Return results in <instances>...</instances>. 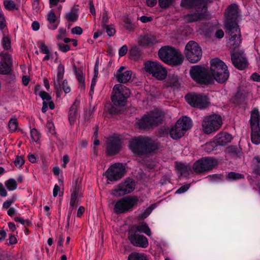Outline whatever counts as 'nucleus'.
<instances>
[{
  "label": "nucleus",
  "mask_w": 260,
  "mask_h": 260,
  "mask_svg": "<svg viewBox=\"0 0 260 260\" xmlns=\"http://www.w3.org/2000/svg\"><path fill=\"white\" fill-rule=\"evenodd\" d=\"M129 54L131 59L133 60H138L141 56L140 52L136 46L132 47L129 51Z\"/></svg>",
  "instance_id": "nucleus-39"
},
{
  "label": "nucleus",
  "mask_w": 260,
  "mask_h": 260,
  "mask_svg": "<svg viewBox=\"0 0 260 260\" xmlns=\"http://www.w3.org/2000/svg\"><path fill=\"white\" fill-rule=\"evenodd\" d=\"M124 27L127 30L129 31H133L135 29V26L134 24L132 23V21L129 18L126 17L125 18L124 20Z\"/></svg>",
  "instance_id": "nucleus-46"
},
{
  "label": "nucleus",
  "mask_w": 260,
  "mask_h": 260,
  "mask_svg": "<svg viewBox=\"0 0 260 260\" xmlns=\"http://www.w3.org/2000/svg\"><path fill=\"white\" fill-rule=\"evenodd\" d=\"M80 106V102L76 100L69 109L68 118L71 124H73L78 115V109Z\"/></svg>",
  "instance_id": "nucleus-24"
},
{
  "label": "nucleus",
  "mask_w": 260,
  "mask_h": 260,
  "mask_svg": "<svg viewBox=\"0 0 260 260\" xmlns=\"http://www.w3.org/2000/svg\"><path fill=\"white\" fill-rule=\"evenodd\" d=\"M4 5L5 8L9 10H13L16 9L15 3L11 0L5 1Z\"/></svg>",
  "instance_id": "nucleus-48"
},
{
  "label": "nucleus",
  "mask_w": 260,
  "mask_h": 260,
  "mask_svg": "<svg viewBox=\"0 0 260 260\" xmlns=\"http://www.w3.org/2000/svg\"><path fill=\"white\" fill-rule=\"evenodd\" d=\"M250 126H259L260 115L257 109H254L251 112Z\"/></svg>",
  "instance_id": "nucleus-34"
},
{
  "label": "nucleus",
  "mask_w": 260,
  "mask_h": 260,
  "mask_svg": "<svg viewBox=\"0 0 260 260\" xmlns=\"http://www.w3.org/2000/svg\"><path fill=\"white\" fill-rule=\"evenodd\" d=\"M239 16L238 6L235 4H231L226 10L225 21H237Z\"/></svg>",
  "instance_id": "nucleus-22"
},
{
  "label": "nucleus",
  "mask_w": 260,
  "mask_h": 260,
  "mask_svg": "<svg viewBox=\"0 0 260 260\" xmlns=\"http://www.w3.org/2000/svg\"><path fill=\"white\" fill-rule=\"evenodd\" d=\"M185 98L186 102L193 107L204 109L209 105L208 97L205 94L192 93L186 94Z\"/></svg>",
  "instance_id": "nucleus-13"
},
{
  "label": "nucleus",
  "mask_w": 260,
  "mask_h": 260,
  "mask_svg": "<svg viewBox=\"0 0 260 260\" xmlns=\"http://www.w3.org/2000/svg\"><path fill=\"white\" fill-rule=\"evenodd\" d=\"M39 95L43 100H46L47 101H49L51 99L50 95L44 91H40Z\"/></svg>",
  "instance_id": "nucleus-53"
},
{
  "label": "nucleus",
  "mask_w": 260,
  "mask_h": 260,
  "mask_svg": "<svg viewBox=\"0 0 260 260\" xmlns=\"http://www.w3.org/2000/svg\"><path fill=\"white\" fill-rule=\"evenodd\" d=\"M177 122H179L180 127L185 132L191 127V120L190 118L187 116L180 118Z\"/></svg>",
  "instance_id": "nucleus-32"
},
{
  "label": "nucleus",
  "mask_w": 260,
  "mask_h": 260,
  "mask_svg": "<svg viewBox=\"0 0 260 260\" xmlns=\"http://www.w3.org/2000/svg\"><path fill=\"white\" fill-rule=\"evenodd\" d=\"M224 35V32L221 29H216L215 31V36L217 39L222 38Z\"/></svg>",
  "instance_id": "nucleus-62"
},
{
  "label": "nucleus",
  "mask_w": 260,
  "mask_h": 260,
  "mask_svg": "<svg viewBox=\"0 0 260 260\" xmlns=\"http://www.w3.org/2000/svg\"><path fill=\"white\" fill-rule=\"evenodd\" d=\"M190 184H186L179 188L175 192V193L181 194L186 192L190 187Z\"/></svg>",
  "instance_id": "nucleus-51"
},
{
  "label": "nucleus",
  "mask_w": 260,
  "mask_h": 260,
  "mask_svg": "<svg viewBox=\"0 0 260 260\" xmlns=\"http://www.w3.org/2000/svg\"><path fill=\"white\" fill-rule=\"evenodd\" d=\"M122 147V141L118 137H110L106 141V152L109 155L119 153Z\"/></svg>",
  "instance_id": "nucleus-15"
},
{
  "label": "nucleus",
  "mask_w": 260,
  "mask_h": 260,
  "mask_svg": "<svg viewBox=\"0 0 260 260\" xmlns=\"http://www.w3.org/2000/svg\"><path fill=\"white\" fill-rule=\"evenodd\" d=\"M8 127L11 132H15L18 127V122L15 118H12L9 121Z\"/></svg>",
  "instance_id": "nucleus-42"
},
{
  "label": "nucleus",
  "mask_w": 260,
  "mask_h": 260,
  "mask_svg": "<svg viewBox=\"0 0 260 260\" xmlns=\"http://www.w3.org/2000/svg\"><path fill=\"white\" fill-rule=\"evenodd\" d=\"M251 169L252 172L260 176V156H254L251 161Z\"/></svg>",
  "instance_id": "nucleus-35"
},
{
  "label": "nucleus",
  "mask_w": 260,
  "mask_h": 260,
  "mask_svg": "<svg viewBox=\"0 0 260 260\" xmlns=\"http://www.w3.org/2000/svg\"><path fill=\"white\" fill-rule=\"evenodd\" d=\"M2 45L4 50H8L11 49L10 39L8 37H4L2 41Z\"/></svg>",
  "instance_id": "nucleus-47"
},
{
  "label": "nucleus",
  "mask_w": 260,
  "mask_h": 260,
  "mask_svg": "<svg viewBox=\"0 0 260 260\" xmlns=\"http://www.w3.org/2000/svg\"><path fill=\"white\" fill-rule=\"evenodd\" d=\"M128 237L131 243L135 246L146 248L148 245L147 238L141 234L128 231Z\"/></svg>",
  "instance_id": "nucleus-17"
},
{
  "label": "nucleus",
  "mask_w": 260,
  "mask_h": 260,
  "mask_svg": "<svg viewBox=\"0 0 260 260\" xmlns=\"http://www.w3.org/2000/svg\"><path fill=\"white\" fill-rule=\"evenodd\" d=\"M163 117V112L160 110H156L143 116L141 119L136 122V124L140 129H148L160 123L162 121Z\"/></svg>",
  "instance_id": "nucleus-6"
},
{
  "label": "nucleus",
  "mask_w": 260,
  "mask_h": 260,
  "mask_svg": "<svg viewBox=\"0 0 260 260\" xmlns=\"http://www.w3.org/2000/svg\"><path fill=\"white\" fill-rule=\"evenodd\" d=\"M158 42L155 36L151 34L141 36L139 39V43L143 46L150 47Z\"/></svg>",
  "instance_id": "nucleus-25"
},
{
  "label": "nucleus",
  "mask_w": 260,
  "mask_h": 260,
  "mask_svg": "<svg viewBox=\"0 0 260 260\" xmlns=\"http://www.w3.org/2000/svg\"><path fill=\"white\" fill-rule=\"evenodd\" d=\"M251 140L252 142L256 145L260 143V127H251Z\"/></svg>",
  "instance_id": "nucleus-31"
},
{
  "label": "nucleus",
  "mask_w": 260,
  "mask_h": 260,
  "mask_svg": "<svg viewBox=\"0 0 260 260\" xmlns=\"http://www.w3.org/2000/svg\"><path fill=\"white\" fill-rule=\"evenodd\" d=\"M62 87H61V88H62L63 91L66 93H68L70 92L71 89L68 84V82L67 80H64L62 81Z\"/></svg>",
  "instance_id": "nucleus-56"
},
{
  "label": "nucleus",
  "mask_w": 260,
  "mask_h": 260,
  "mask_svg": "<svg viewBox=\"0 0 260 260\" xmlns=\"http://www.w3.org/2000/svg\"><path fill=\"white\" fill-rule=\"evenodd\" d=\"M109 17L107 14V12L105 11L103 14L102 16V27H105L107 25V23L108 22Z\"/></svg>",
  "instance_id": "nucleus-57"
},
{
  "label": "nucleus",
  "mask_w": 260,
  "mask_h": 260,
  "mask_svg": "<svg viewBox=\"0 0 260 260\" xmlns=\"http://www.w3.org/2000/svg\"><path fill=\"white\" fill-rule=\"evenodd\" d=\"M145 71L158 80H163L167 76V71L157 61H148L145 63Z\"/></svg>",
  "instance_id": "nucleus-12"
},
{
  "label": "nucleus",
  "mask_w": 260,
  "mask_h": 260,
  "mask_svg": "<svg viewBox=\"0 0 260 260\" xmlns=\"http://www.w3.org/2000/svg\"><path fill=\"white\" fill-rule=\"evenodd\" d=\"M64 72V68L62 64H59L57 67L56 79H54L53 85L56 90L57 96H59L62 92L61 82L63 79Z\"/></svg>",
  "instance_id": "nucleus-20"
},
{
  "label": "nucleus",
  "mask_w": 260,
  "mask_h": 260,
  "mask_svg": "<svg viewBox=\"0 0 260 260\" xmlns=\"http://www.w3.org/2000/svg\"><path fill=\"white\" fill-rule=\"evenodd\" d=\"M71 32L73 34L80 35L83 32V29L80 26H76L72 29Z\"/></svg>",
  "instance_id": "nucleus-59"
},
{
  "label": "nucleus",
  "mask_w": 260,
  "mask_h": 260,
  "mask_svg": "<svg viewBox=\"0 0 260 260\" xmlns=\"http://www.w3.org/2000/svg\"><path fill=\"white\" fill-rule=\"evenodd\" d=\"M232 136L226 133H222L217 134L216 136L217 143L220 146H225L231 142Z\"/></svg>",
  "instance_id": "nucleus-26"
},
{
  "label": "nucleus",
  "mask_w": 260,
  "mask_h": 260,
  "mask_svg": "<svg viewBox=\"0 0 260 260\" xmlns=\"http://www.w3.org/2000/svg\"><path fill=\"white\" fill-rule=\"evenodd\" d=\"M127 47L126 45L122 46L119 50V55L123 56L125 55L127 52Z\"/></svg>",
  "instance_id": "nucleus-61"
},
{
  "label": "nucleus",
  "mask_w": 260,
  "mask_h": 260,
  "mask_svg": "<svg viewBox=\"0 0 260 260\" xmlns=\"http://www.w3.org/2000/svg\"><path fill=\"white\" fill-rule=\"evenodd\" d=\"M132 73V71L128 70L121 73H116L115 76L118 82L125 83L131 79Z\"/></svg>",
  "instance_id": "nucleus-29"
},
{
  "label": "nucleus",
  "mask_w": 260,
  "mask_h": 260,
  "mask_svg": "<svg viewBox=\"0 0 260 260\" xmlns=\"http://www.w3.org/2000/svg\"><path fill=\"white\" fill-rule=\"evenodd\" d=\"M167 84L168 86L179 88L180 83L178 76L175 74H169L167 80Z\"/></svg>",
  "instance_id": "nucleus-33"
},
{
  "label": "nucleus",
  "mask_w": 260,
  "mask_h": 260,
  "mask_svg": "<svg viewBox=\"0 0 260 260\" xmlns=\"http://www.w3.org/2000/svg\"><path fill=\"white\" fill-rule=\"evenodd\" d=\"M47 19L50 23L52 24V25L49 27L50 28L55 29L57 27L58 25L54 24L56 21V17L52 11H50L48 13Z\"/></svg>",
  "instance_id": "nucleus-40"
},
{
  "label": "nucleus",
  "mask_w": 260,
  "mask_h": 260,
  "mask_svg": "<svg viewBox=\"0 0 260 260\" xmlns=\"http://www.w3.org/2000/svg\"><path fill=\"white\" fill-rule=\"evenodd\" d=\"M210 74L219 83L225 82L229 77V72L228 67L225 63L219 59L215 58L210 60Z\"/></svg>",
  "instance_id": "nucleus-5"
},
{
  "label": "nucleus",
  "mask_w": 260,
  "mask_h": 260,
  "mask_svg": "<svg viewBox=\"0 0 260 260\" xmlns=\"http://www.w3.org/2000/svg\"><path fill=\"white\" fill-rule=\"evenodd\" d=\"M2 61L0 62V74L7 75L10 73L12 66L11 56L6 53L2 52L0 53Z\"/></svg>",
  "instance_id": "nucleus-19"
},
{
  "label": "nucleus",
  "mask_w": 260,
  "mask_h": 260,
  "mask_svg": "<svg viewBox=\"0 0 260 260\" xmlns=\"http://www.w3.org/2000/svg\"><path fill=\"white\" fill-rule=\"evenodd\" d=\"M113 94L111 96L113 105L109 109V112L112 114H118L121 112L122 107L124 106L126 99L130 96L129 89L122 84H116L113 88Z\"/></svg>",
  "instance_id": "nucleus-3"
},
{
  "label": "nucleus",
  "mask_w": 260,
  "mask_h": 260,
  "mask_svg": "<svg viewBox=\"0 0 260 260\" xmlns=\"http://www.w3.org/2000/svg\"><path fill=\"white\" fill-rule=\"evenodd\" d=\"M5 185L9 190H13L17 187L16 182L13 179H10L7 181Z\"/></svg>",
  "instance_id": "nucleus-45"
},
{
  "label": "nucleus",
  "mask_w": 260,
  "mask_h": 260,
  "mask_svg": "<svg viewBox=\"0 0 260 260\" xmlns=\"http://www.w3.org/2000/svg\"><path fill=\"white\" fill-rule=\"evenodd\" d=\"M231 59L234 66L239 70H242L248 67L247 58L243 52H235L232 53Z\"/></svg>",
  "instance_id": "nucleus-18"
},
{
  "label": "nucleus",
  "mask_w": 260,
  "mask_h": 260,
  "mask_svg": "<svg viewBox=\"0 0 260 260\" xmlns=\"http://www.w3.org/2000/svg\"><path fill=\"white\" fill-rule=\"evenodd\" d=\"M125 170V167L122 163H115L107 171V178L111 181H117L123 176Z\"/></svg>",
  "instance_id": "nucleus-14"
},
{
  "label": "nucleus",
  "mask_w": 260,
  "mask_h": 260,
  "mask_svg": "<svg viewBox=\"0 0 260 260\" xmlns=\"http://www.w3.org/2000/svg\"><path fill=\"white\" fill-rule=\"evenodd\" d=\"M79 9L77 6H74L70 12L65 15V18L68 21L75 22L79 17Z\"/></svg>",
  "instance_id": "nucleus-30"
},
{
  "label": "nucleus",
  "mask_w": 260,
  "mask_h": 260,
  "mask_svg": "<svg viewBox=\"0 0 260 260\" xmlns=\"http://www.w3.org/2000/svg\"><path fill=\"white\" fill-rule=\"evenodd\" d=\"M151 212V209L150 208H148L139 216L141 218H145L150 214Z\"/></svg>",
  "instance_id": "nucleus-64"
},
{
  "label": "nucleus",
  "mask_w": 260,
  "mask_h": 260,
  "mask_svg": "<svg viewBox=\"0 0 260 260\" xmlns=\"http://www.w3.org/2000/svg\"><path fill=\"white\" fill-rule=\"evenodd\" d=\"M128 260H148L145 254L138 252H133L128 257Z\"/></svg>",
  "instance_id": "nucleus-38"
},
{
  "label": "nucleus",
  "mask_w": 260,
  "mask_h": 260,
  "mask_svg": "<svg viewBox=\"0 0 260 260\" xmlns=\"http://www.w3.org/2000/svg\"><path fill=\"white\" fill-rule=\"evenodd\" d=\"M135 187V183L132 179L127 178L124 182L121 183L117 188L112 191L114 196H122L132 192Z\"/></svg>",
  "instance_id": "nucleus-16"
},
{
  "label": "nucleus",
  "mask_w": 260,
  "mask_h": 260,
  "mask_svg": "<svg viewBox=\"0 0 260 260\" xmlns=\"http://www.w3.org/2000/svg\"><path fill=\"white\" fill-rule=\"evenodd\" d=\"M189 74L191 78L199 84H211L213 83V78L204 67L200 66H192L190 69Z\"/></svg>",
  "instance_id": "nucleus-7"
},
{
  "label": "nucleus",
  "mask_w": 260,
  "mask_h": 260,
  "mask_svg": "<svg viewBox=\"0 0 260 260\" xmlns=\"http://www.w3.org/2000/svg\"><path fill=\"white\" fill-rule=\"evenodd\" d=\"M30 135H31V139L34 141L36 142L38 140H39V138H40V133H39V132L37 131V129H36V128L31 129L30 130Z\"/></svg>",
  "instance_id": "nucleus-50"
},
{
  "label": "nucleus",
  "mask_w": 260,
  "mask_h": 260,
  "mask_svg": "<svg viewBox=\"0 0 260 260\" xmlns=\"http://www.w3.org/2000/svg\"><path fill=\"white\" fill-rule=\"evenodd\" d=\"M175 0H158V5L162 9H167L172 5Z\"/></svg>",
  "instance_id": "nucleus-44"
},
{
  "label": "nucleus",
  "mask_w": 260,
  "mask_h": 260,
  "mask_svg": "<svg viewBox=\"0 0 260 260\" xmlns=\"http://www.w3.org/2000/svg\"><path fill=\"white\" fill-rule=\"evenodd\" d=\"M222 124V118L220 115L213 114L207 116L203 120V131L207 135L210 134L218 131Z\"/></svg>",
  "instance_id": "nucleus-9"
},
{
  "label": "nucleus",
  "mask_w": 260,
  "mask_h": 260,
  "mask_svg": "<svg viewBox=\"0 0 260 260\" xmlns=\"http://www.w3.org/2000/svg\"><path fill=\"white\" fill-rule=\"evenodd\" d=\"M218 165L216 159L211 157H204L197 160L193 165V171L198 174L209 172Z\"/></svg>",
  "instance_id": "nucleus-10"
},
{
  "label": "nucleus",
  "mask_w": 260,
  "mask_h": 260,
  "mask_svg": "<svg viewBox=\"0 0 260 260\" xmlns=\"http://www.w3.org/2000/svg\"><path fill=\"white\" fill-rule=\"evenodd\" d=\"M179 126V122H176L175 125L171 129L170 135L173 139H177L183 137L185 134Z\"/></svg>",
  "instance_id": "nucleus-28"
},
{
  "label": "nucleus",
  "mask_w": 260,
  "mask_h": 260,
  "mask_svg": "<svg viewBox=\"0 0 260 260\" xmlns=\"http://www.w3.org/2000/svg\"><path fill=\"white\" fill-rule=\"evenodd\" d=\"M58 47L59 49L63 52H66L70 50V46L63 43L58 44Z\"/></svg>",
  "instance_id": "nucleus-54"
},
{
  "label": "nucleus",
  "mask_w": 260,
  "mask_h": 260,
  "mask_svg": "<svg viewBox=\"0 0 260 260\" xmlns=\"http://www.w3.org/2000/svg\"><path fill=\"white\" fill-rule=\"evenodd\" d=\"M14 163L16 167H20L24 163V160L22 156H17L14 161Z\"/></svg>",
  "instance_id": "nucleus-52"
},
{
  "label": "nucleus",
  "mask_w": 260,
  "mask_h": 260,
  "mask_svg": "<svg viewBox=\"0 0 260 260\" xmlns=\"http://www.w3.org/2000/svg\"><path fill=\"white\" fill-rule=\"evenodd\" d=\"M15 220L16 221L19 222L23 225H26L27 226H29L31 224V222L29 220H25L20 217H15Z\"/></svg>",
  "instance_id": "nucleus-55"
},
{
  "label": "nucleus",
  "mask_w": 260,
  "mask_h": 260,
  "mask_svg": "<svg viewBox=\"0 0 260 260\" xmlns=\"http://www.w3.org/2000/svg\"><path fill=\"white\" fill-rule=\"evenodd\" d=\"M230 36L231 38L228 42L229 45L234 49L239 47L241 42V36L235 35Z\"/></svg>",
  "instance_id": "nucleus-36"
},
{
  "label": "nucleus",
  "mask_w": 260,
  "mask_h": 260,
  "mask_svg": "<svg viewBox=\"0 0 260 260\" xmlns=\"http://www.w3.org/2000/svg\"><path fill=\"white\" fill-rule=\"evenodd\" d=\"M129 147L135 154L146 155L158 150L159 148V144L150 138L139 137L129 142Z\"/></svg>",
  "instance_id": "nucleus-2"
},
{
  "label": "nucleus",
  "mask_w": 260,
  "mask_h": 260,
  "mask_svg": "<svg viewBox=\"0 0 260 260\" xmlns=\"http://www.w3.org/2000/svg\"><path fill=\"white\" fill-rule=\"evenodd\" d=\"M40 48L41 49V51L42 53L48 54H50V51L48 49V47L45 45L44 43H42L41 45H40Z\"/></svg>",
  "instance_id": "nucleus-60"
},
{
  "label": "nucleus",
  "mask_w": 260,
  "mask_h": 260,
  "mask_svg": "<svg viewBox=\"0 0 260 260\" xmlns=\"http://www.w3.org/2000/svg\"><path fill=\"white\" fill-rule=\"evenodd\" d=\"M184 54L191 63L199 61L202 56V50L199 45L193 41H189L185 46Z\"/></svg>",
  "instance_id": "nucleus-11"
},
{
  "label": "nucleus",
  "mask_w": 260,
  "mask_h": 260,
  "mask_svg": "<svg viewBox=\"0 0 260 260\" xmlns=\"http://www.w3.org/2000/svg\"><path fill=\"white\" fill-rule=\"evenodd\" d=\"M158 55L162 61L169 64L179 65L184 60L183 54L178 49L169 46L161 47Z\"/></svg>",
  "instance_id": "nucleus-4"
},
{
  "label": "nucleus",
  "mask_w": 260,
  "mask_h": 260,
  "mask_svg": "<svg viewBox=\"0 0 260 260\" xmlns=\"http://www.w3.org/2000/svg\"><path fill=\"white\" fill-rule=\"evenodd\" d=\"M130 232H136L139 234L145 233L147 236H150L151 235V231L147 224L146 223H142L139 225H135L132 227L129 230Z\"/></svg>",
  "instance_id": "nucleus-27"
},
{
  "label": "nucleus",
  "mask_w": 260,
  "mask_h": 260,
  "mask_svg": "<svg viewBox=\"0 0 260 260\" xmlns=\"http://www.w3.org/2000/svg\"><path fill=\"white\" fill-rule=\"evenodd\" d=\"M103 27L106 29L108 35L110 37L114 36L116 32L115 29L111 25H107Z\"/></svg>",
  "instance_id": "nucleus-49"
},
{
  "label": "nucleus",
  "mask_w": 260,
  "mask_h": 260,
  "mask_svg": "<svg viewBox=\"0 0 260 260\" xmlns=\"http://www.w3.org/2000/svg\"><path fill=\"white\" fill-rule=\"evenodd\" d=\"M244 175L242 174L231 172L228 174L226 178L228 179L235 180L244 178Z\"/></svg>",
  "instance_id": "nucleus-43"
},
{
  "label": "nucleus",
  "mask_w": 260,
  "mask_h": 260,
  "mask_svg": "<svg viewBox=\"0 0 260 260\" xmlns=\"http://www.w3.org/2000/svg\"><path fill=\"white\" fill-rule=\"evenodd\" d=\"M213 0H181V6L186 8H194L196 11L185 16L189 22L196 21L206 17L207 8Z\"/></svg>",
  "instance_id": "nucleus-1"
},
{
  "label": "nucleus",
  "mask_w": 260,
  "mask_h": 260,
  "mask_svg": "<svg viewBox=\"0 0 260 260\" xmlns=\"http://www.w3.org/2000/svg\"><path fill=\"white\" fill-rule=\"evenodd\" d=\"M81 180L77 178L73 183V190L71 196L70 205L71 208H74L79 202L78 195L81 189Z\"/></svg>",
  "instance_id": "nucleus-21"
},
{
  "label": "nucleus",
  "mask_w": 260,
  "mask_h": 260,
  "mask_svg": "<svg viewBox=\"0 0 260 260\" xmlns=\"http://www.w3.org/2000/svg\"><path fill=\"white\" fill-rule=\"evenodd\" d=\"M139 202L136 196H128L122 198L116 202L114 211L117 214H120L131 211Z\"/></svg>",
  "instance_id": "nucleus-8"
},
{
  "label": "nucleus",
  "mask_w": 260,
  "mask_h": 260,
  "mask_svg": "<svg viewBox=\"0 0 260 260\" xmlns=\"http://www.w3.org/2000/svg\"><path fill=\"white\" fill-rule=\"evenodd\" d=\"M176 169L180 172L181 175L186 174L190 170V167L181 162H175Z\"/></svg>",
  "instance_id": "nucleus-37"
},
{
  "label": "nucleus",
  "mask_w": 260,
  "mask_h": 260,
  "mask_svg": "<svg viewBox=\"0 0 260 260\" xmlns=\"http://www.w3.org/2000/svg\"><path fill=\"white\" fill-rule=\"evenodd\" d=\"M6 26V20L3 13L0 12V29H3Z\"/></svg>",
  "instance_id": "nucleus-58"
},
{
  "label": "nucleus",
  "mask_w": 260,
  "mask_h": 260,
  "mask_svg": "<svg viewBox=\"0 0 260 260\" xmlns=\"http://www.w3.org/2000/svg\"><path fill=\"white\" fill-rule=\"evenodd\" d=\"M76 76L78 82L80 83V87L81 88L85 87V79L82 73L80 71L76 70Z\"/></svg>",
  "instance_id": "nucleus-41"
},
{
  "label": "nucleus",
  "mask_w": 260,
  "mask_h": 260,
  "mask_svg": "<svg viewBox=\"0 0 260 260\" xmlns=\"http://www.w3.org/2000/svg\"><path fill=\"white\" fill-rule=\"evenodd\" d=\"M226 32L230 36L234 35L241 36L240 29L237 21H225Z\"/></svg>",
  "instance_id": "nucleus-23"
},
{
  "label": "nucleus",
  "mask_w": 260,
  "mask_h": 260,
  "mask_svg": "<svg viewBox=\"0 0 260 260\" xmlns=\"http://www.w3.org/2000/svg\"><path fill=\"white\" fill-rule=\"evenodd\" d=\"M138 19L143 23H147L152 20L153 18L152 17H148L146 16H142Z\"/></svg>",
  "instance_id": "nucleus-63"
}]
</instances>
